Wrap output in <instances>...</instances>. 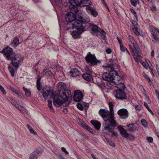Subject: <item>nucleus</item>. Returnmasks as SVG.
Segmentation results:
<instances>
[{
    "label": "nucleus",
    "instance_id": "nucleus-1",
    "mask_svg": "<svg viewBox=\"0 0 159 159\" xmlns=\"http://www.w3.org/2000/svg\"><path fill=\"white\" fill-rule=\"evenodd\" d=\"M69 8L70 11H73L76 16V18L78 19L73 24H72V27L73 28L83 29L87 26L86 24H88L90 21L89 18L83 16L84 12L81 10H79L77 7H74V5H70Z\"/></svg>",
    "mask_w": 159,
    "mask_h": 159
},
{
    "label": "nucleus",
    "instance_id": "nucleus-2",
    "mask_svg": "<svg viewBox=\"0 0 159 159\" xmlns=\"http://www.w3.org/2000/svg\"><path fill=\"white\" fill-rule=\"evenodd\" d=\"M52 98L53 103L56 107H59L62 105L67 106L71 99V93L70 91L61 90L59 91V94H54Z\"/></svg>",
    "mask_w": 159,
    "mask_h": 159
},
{
    "label": "nucleus",
    "instance_id": "nucleus-3",
    "mask_svg": "<svg viewBox=\"0 0 159 159\" xmlns=\"http://www.w3.org/2000/svg\"><path fill=\"white\" fill-rule=\"evenodd\" d=\"M12 48L8 47L5 49V53H4V55L7 60L11 61L13 66L16 69L19 68V64L23 61V58L19 54H15Z\"/></svg>",
    "mask_w": 159,
    "mask_h": 159
},
{
    "label": "nucleus",
    "instance_id": "nucleus-4",
    "mask_svg": "<svg viewBox=\"0 0 159 159\" xmlns=\"http://www.w3.org/2000/svg\"><path fill=\"white\" fill-rule=\"evenodd\" d=\"M99 113L105 122L104 124L105 126L106 122L108 123L109 124H111L115 126L116 125L115 123L116 121L114 119V113L111 112L105 109H101L99 110Z\"/></svg>",
    "mask_w": 159,
    "mask_h": 159
},
{
    "label": "nucleus",
    "instance_id": "nucleus-5",
    "mask_svg": "<svg viewBox=\"0 0 159 159\" xmlns=\"http://www.w3.org/2000/svg\"><path fill=\"white\" fill-rule=\"evenodd\" d=\"M117 75H119L116 71H112L109 73H104L102 75V79L108 82H111L116 78Z\"/></svg>",
    "mask_w": 159,
    "mask_h": 159
},
{
    "label": "nucleus",
    "instance_id": "nucleus-6",
    "mask_svg": "<svg viewBox=\"0 0 159 159\" xmlns=\"http://www.w3.org/2000/svg\"><path fill=\"white\" fill-rule=\"evenodd\" d=\"M150 30L152 35V42L155 43L157 41L159 42V30L152 26H150Z\"/></svg>",
    "mask_w": 159,
    "mask_h": 159
},
{
    "label": "nucleus",
    "instance_id": "nucleus-7",
    "mask_svg": "<svg viewBox=\"0 0 159 159\" xmlns=\"http://www.w3.org/2000/svg\"><path fill=\"white\" fill-rule=\"evenodd\" d=\"M85 58L87 62L89 63L93 66L97 65L98 63H100L101 62L100 61L96 58L95 55H92L90 52L88 53Z\"/></svg>",
    "mask_w": 159,
    "mask_h": 159
},
{
    "label": "nucleus",
    "instance_id": "nucleus-8",
    "mask_svg": "<svg viewBox=\"0 0 159 159\" xmlns=\"http://www.w3.org/2000/svg\"><path fill=\"white\" fill-rule=\"evenodd\" d=\"M43 96L46 99L52 98L54 93L52 92V89L50 87H46L43 89Z\"/></svg>",
    "mask_w": 159,
    "mask_h": 159
},
{
    "label": "nucleus",
    "instance_id": "nucleus-9",
    "mask_svg": "<svg viewBox=\"0 0 159 159\" xmlns=\"http://www.w3.org/2000/svg\"><path fill=\"white\" fill-rule=\"evenodd\" d=\"M88 1L87 0H69V2L70 4V5H74V7L83 6H88V4L86 2Z\"/></svg>",
    "mask_w": 159,
    "mask_h": 159
},
{
    "label": "nucleus",
    "instance_id": "nucleus-10",
    "mask_svg": "<svg viewBox=\"0 0 159 159\" xmlns=\"http://www.w3.org/2000/svg\"><path fill=\"white\" fill-rule=\"evenodd\" d=\"M114 94L115 98L118 99L123 100L127 99V97L125 93L121 90L117 89L115 90Z\"/></svg>",
    "mask_w": 159,
    "mask_h": 159
},
{
    "label": "nucleus",
    "instance_id": "nucleus-11",
    "mask_svg": "<svg viewBox=\"0 0 159 159\" xmlns=\"http://www.w3.org/2000/svg\"><path fill=\"white\" fill-rule=\"evenodd\" d=\"M129 47L130 51L133 55L135 61L137 62H138L141 58V53L140 51L139 48V52L137 53H136L134 49V50L131 45L129 44Z\"/></svg>",
    "mask_w": 159,
    "mask_h": 159
},
{
    "label": "nucleus",
    "instance_id": "nucleus-12",
    "mask_svg": "<svg viewBox=\"0 0 159 159\" xmlns=\"http://www.w3.org/2000/svg\"><path fill=\"white\" fill-rule=\"evenodd\" d=\"M73 11H71L70 12H68L65 15V19L66 22L72 23L76 19V16Z\"/></svg>",
    "mask_w": 159,
    "mask_h": 159
},
{
    "label": "nucleus",
    "instance_id": "nucleus-13",
    "mask_svg": "<svg viewBox=\"0 0 159 159\" xmlns=\"http://www.w3.org/2000/svg\"><path fill=\"white\" fill-rule=\"evenodd\" d=\"M116 126L112 125L111 124H109L108 123H106L105 124V126H104V129L106 130L111 133L112 134V135L116 136L117 133L113 131L114 128L117 125V123L116 121L115 122Z\"/></svg>",
    "mask_w": 159,
    "mask_h": 159
},
{
    "label": "nucleus",
    "instance_id": "nucleus-14",
    "mask_svg": "<svg viewBox=\"0 0 159 159\" xmlns=\"http://www.w3.org/2000/svg\"><path fill=\"white\" fill-rule=\"evenodd\" d=\"M117 114L119 116L120 118L122 119H125L127 118L129 116V113L126 109L122 108L119 110Z\"/></svg>",
    "mask_w": 159,
    "mask_h": 159
},
{
    "label": "nucleus",
    "instance_id": "nucleus-15",
    "mask_svg": "<svg viewBox=\"0 0 159 159\" xmlns=\"http://www.w3.org/2000/svg\"><path fill=\"white\" fill-rule=\"evenodd\" d=\"M83 95L82 93L80 90H75L74 92V99L75 102H80L82 101Z\"/></svg>",
    "mask_w": 159,
    "mask_h": 159
},
{
    "label": "nucleus",
    "instance_id": "nucleus-16",
    "mask_svg": "<svg viewBox=\"0 0 159 159\" xmlns=\"http://www.w3.org/2000/svg\"><path fill=\"white\" fill-rule=\"evenodd\" d=\"M88 28H89L91 30L93 34H97L101 30L100 28L98 27L96 25L94 24H91L90 23H88V24H86Z\"/></svg>",
    "mask_w": 159,
    "mask_h": 159
},
{
    "label": "nucleus",
    "instance_id": "nucleus-17",
    "mask_svg": "<svg viewBox=\"0 0 159 159\" xmlns=\"http://www.w3.org/2000/svg\"><path fill=\"white\" fill-rule=\"evenodd\" d=\"M120 79V76L117 75L116 79H114L111 82H108L107 85L109 89H113L114 87H116V84H117L119 82Z\"/></svg>",
    "mask_w": 159,
    "mask_h": 159
},
{
    "label": "nucleus",
    "instance_id": "nucleus-18",
    "mask_svg": "<svg viewBox=\"0 0 159 159\" xmlns=\"http://www.w3.org/2000/svg\"><path fill=\"white\" fill-rule=\"evenodd\" d=\"M89 4V3L88 4V6H86V10L88 13H90L93 16L96 17L98 14V12L94 9L93 7H91Z\"/></svg>",
    "mask_w": 159,
    "mask_h": 159
},
{
    "label": "nucleus",
    "instance_id": "nucleus-19",
    "mask_svg": "<svg viewBox=\"0 0 159 159\" xmlns=\"http://www.w3.org/2000/svg\"><path fill=\"white\" fill-rule=\"evenodd\" d=\"M129 39L133 45V46L135 50L137 53L139 52V47L137 43L136 42L133 37L130 35L129 36Z\"/></svg>",
    "mask_w": 159,
    "mask_h": 159
},
{
    "label": "nucleus",
    "instance_id": "nucleus-20",
    "mask_svg": "<svg viewBox=\"0 0 159 159\" xmlns=\"http://www.w3.org/2000/svg\"><path fill=\"white\" fill-rule=\"evenodd\" d=\"M84 28L82 30L76 29L78 30H78L77 31H72L71 33V35L73 38L75 39H76L78 38H80V34H81L82 33L83 31H84Z\"/></svg>",
    "mask_w": 159,
    "mask_h": 159
},
{
    "label": "nucleus",
    "instance_id": "nucleus-21",
    "mask_svg": "<svg viewBox=\"0 0 159 159\" xmlns=\"http://www.w3.org/2000/svg\"><path fill=\"white\" fill-rule=\"evenodd\" d=\"M41 154V152L40 151H35L30 154V159H37Z\"/></svg>",
    "mask_w": 159,
    "mask_h": 159
},
{
    "label": "nucleus",
    "instance_id": "nucleus-22",
    "mask_svg": "<svg viewBox=\"0 0 159 159\" xmlns=\"http://www.w3.org/2000/svg\"><path fill=\"white\" fill-rule=\"evenodd\" d=\"M117 128L123 136L125 138H128L129 137V134L127 133L126 130L124 128L120 126H118Z\"/></svg>",
    "mask_w": 159,
    "mask_h": 159
},
{
    "label": "nucleus",
    "instance_id": "nucleus-23",
    "mask_svg": "<svg viewBox=\"0 0 159 159\" xmlns=\"http://www.w3.org/2000/svg\"><path fill=\"white\" fill-rule=\"evenodd\" d=\"M70 75L73 77H76L79 74V71L77 69H71L69 72Z\"/></svg>",
    "mask_w": 159,
    "mask_h": 159
},
{
    "label": "nucleus",
    "instance_id": "nucleus-24",
    "mask_svg": "<svg viewBox=\"0 0 159 159\" xmlns=\"http://www.w3.org/2000/svg\"><path fill=\"white\" fill-rule=\"evenodd\" d=\"M91 74L90 73H84L82 75V77L85 80L90 82L93 80V78Z\"/></svg>",
    "mask_w": 159,
    "mask_h": 159
},
{
    "label": "nucleus",
    "instance_id": "nucleus-25",
    "mask_svg": "<svg viewBox=\"0 0 159 159\" xmlns=\"http://www.w3.org/2000/svg\"><path fill=\"white\" fill-rule=\"evenodd\" d=\"M20 42H19V39L18 38L16 37L14 38V39L10 44V45L12 47H16L20 44Z\"/></svg>",
    "mask_w": 159,
    "mask_h": 159
},
{
    "label": "nucleus",
    "instance_id": "nucleus-26",
    "mask_svg": "<svg viewBox=\"0 0 159 159\" xmlns=\"http://www.w3.org/2000/svg\"><path fill=\"white\" fill-rule=\"evenodd\" d=\"M90 122L98 130L100 129L101 124L100 122L97 120H91Z\"/></svg>",
    "mask_w": 159,
    "mask_h": 159
},
{
    "label": "nucleus",
    "instance_id": "nucleus-27",
    "mask_svg": "<svg viewBox=\"0 0 159 159\" xmlns=\"http://www.w3.org/2000/svg\"><path fill=\"white\" fill-rule=\"evenodd\" d=\"M57 86L59 89H60L59 91H61V90H63V91H70L68 89H65L66 87V85L64 83L62 82H59L57 85Z\"/></svg>",
    "mask_w": 159,
    "mask_h": 159
},
{
    "label": "nucleus",
    "instance_id": "nucleus-28",
    "mask_svg": "<svg viewBox=\"0 0 159 159\" xmlns=\"http://www.w3.org/2000/svg\"><path fill=\"white\" fill-rule=\"evenodd\" d=\"M113 66H112L110 64H108L106 66H103V67L104 69L107 70L110 72L116 71L114 70V68L113 67Z\"/></svg>",
    "mask_w": 159,
    "mask_h": 159
},
{
    "label": "nucleus",
    "instance_id": "nucleus-29",
    "mask_svg": "<svg viewBox=\"0 0 159 159\" xmlns=\"http://www.w3.org/2000/svg\"><path fill=\"white\" fill-rule=\"evenodd\" d=\"M129 128V130L131 131L132 132H134L136 130L137 127L136 125L133 123L129 125H127L126 126Z\"/></svg>",
    "mask_w": 159,
    "mask_h": 159
},
{
    "label": "nucleus",
    "instance_id": "nucleus-30",
    "mask_svg": "<svg viewBox=\"0 0 159 159\" xmlns=\"http://www.w3.org/2000/svg\"><path fill=\"white\" fill-rule=\"evenodd\" d=\"M41 79V77L39 76L37 80L36 86L39 91H41L42 89V85L40 83Z\"/></svg>",
    "mask_w": 159,
    "mask_h": 159
},
{
    "label": "nucleus",
    "instance_id": "nucleus-31",
    "mask_svg": "<svg viewBox=\"0 0 159 159\" xmlns=\"http://www.w3.org/2000/svg\"><path fill=\"white\" fill-rule=\"evenodd\" d=\"M8 68L11 76L12 77H14L15 72L16 71V70H15L13 67L10 66H8Z\"/></svg>",
    "mask_w": 159,
    "mask_h": 159
},
{
    "label": "nucleus",
    "instance_id": "nucleus-32",
    "mask_svg": "<svg viewBox=\"0 0 159 159\" xmlns=\"http://www.w3.org/2000/svg\"><path fill=\"white\" fill-rule=\"evenodd\" d=\"M99 33L101 34V38L103 40H106V37L105 35L106 32L103 30L101 29Z\"/></svg>",
    "mask_w": 159,
    "mask_h": 159
},
{
    "label": "nucleus",
    "instance_id": "nucleus-33",
    "mask_svg": "<svg viewBox=\"0 0 159 159\" xmlns=\"http://www.w3.org/2000/svg\"><path fill=\"white\" fill-rule=\"evenodd\" d=\"M23 89L25 92V95L27 97H30L31 96V93L30 90L23 87Z\"/></svg>",
    "mask_w": 159,
    "mask_h": 159
},
{
    "label": "nucleus",
    "instance_id": "nucleus-34",
    "mask_svg": "<svg viewBox=\"0 0 159 159\" xmlns=\"http://www.w3.org/2000/svg\"><path fill=\"white\" fill-rule=\"evenodd\" d=\"M8 89L11 90L15 94L19 95L20 94V92L18 90H16L14 88L10 86H9L7 87Z\"/></svg>",
    "mask_w": 159,
    "mask_h": 159
},
{
    "label": "nucleus",
    "instance_id": "nucleus-35",
    "mask_svg": "<svg viewBox=\"0 0 159 159\" xmlns=\"http://www.w3.org/2000/svg\"><path fill=\"white\" fill-rule=\"evenodd\" d=\"M27 127L28 129L29 130L31 134H34V135H36L37 134V133L36 132H35L33 128L29 124H27Z\"/></svg>",
    "mask_w": 159,
    "mask_h": 159
},
{
    "label": "nucleus",
    "instance_id": "nucleus-36",
    "mask_svg": "<svg viewBox=\"0 0 159 159\" xmlns=\"http://www.w3.org/2000/svg\"><path fill=\"white\" fill-rule=\"evenodd\" d=\"M43 73L45 75L48 76H50L52 74V72L51 70L49 69H46L44 70Z\"/></svg>",
    "mask_w": 159,
    "mask_h": 159
},
{
    "label": "nucleus",
    "instance_id": "nucleus-37",
    "mask_svg": "<svg viewBox=\"0 0 159 159\" xmlns=\"http://www.w3.org/2000/svg\"><path fill=\"white\" fill-rule=\"evenodd\" d=\"M116 85H117V87L119 88L120 89H119L120 90H122V89H124L125 87L124 84L123 83H119V82Z\"/></svg>",
    "mask_w": 159,
    "mask_h": 159
},
{
    "label": "nucleus",
    "instance_id": "nucleus-38",
    "mask_svg": "<svg viewBox=\"0 0 159 159\" xmlns=\"http://www.w3.org/2000/svg\"><path fill=\"white\" fill-rule=\"evenodd\" d=\"M81 125H83V127H84L86 129L90 131L92 130V129L88 125H87L84 122H82L81 123Z\"/></svg>",
    "mask_w": 159,
    "mask_h": 159
},
{
    "label": "nucleus",
    "instance_id": "nucleus-39",
    "mask_svg": "<svg viewBox=\"0 0 159 159\" xmlns=\"http://www.w3.org/2000/svg\"><path fill=\"white\" fill-rule=\"evenodd\" d=\"M106 139L110 145L113 147H114L115 146V143L113 141L106 138Z\"/></svg>",
    "mask_w": 159,
    "mask_h": 159
},
{
    "label": "nucleus",
    "instance_id": "nucleus-40",
    "mask_svg": "<svg viewBox=\"0 0 159 159\" xmlns=\"http://www.w3.org/2000/svg\"><path fill=\"white\" fill-rule=\"evenodd\" d=\"M131 4L134 7H136L137 4H139V0H130Z\"/></svg>",
    "mask_w": 159,
    "mask_h": 159
},
{
    "label": "nucleus",
    "instance_id": "nucleus-41",
    "mask_svg": "<svg viewBox=\"0 0 159 159\" xmlns=\"http://www.w3.org/2000/svg\"><path fill=\"white\" fill-rule=\"evenodd\" d=\"M108 105L109 107L110 111H111V112L114 113L113 112L114 105L112 102H109Z\"/></svg>",
    "mask_w": 159,
    "mask_h": 159
},
{
    "label": "nucleus",
    "instance_id": "nucleus-42",
    "mask_svg": "<svg viewBox=\"0 0 159 159\" xmlns=\"http://www.w3.org/2000/svg\"><path fill=\"white\" fill-rule=\"evenodd\" d=\"M144 106L148 109V110L150 112L152 115H153L154 113L152 110L148 107V104L146 103H144Z\"/></svg>",
    "mask_w": 159,
    "mask_h": 159
},
{
    "label": "nucleus",
    "instance_id": "nucleus-43",
    "mask_svg": "<svg viewBox=\"0 0 159 159\" xmlns=\"http://www.w3.org/2000/svg\"><path fill=\"white\" fill-rule=\"evenodd\" d=\"M133 30L135 34L137 36H139L140 33L138 31V29L136 27H134V28H133Z\"/></svg>",
    "mask_w": 159,
    "mask_h": 159
},
{
    "label": "nucleus",
    "instance_id": "nucleus-44",
    "mask_svg": "<svg viewBox=\"0 0 159 159\" xmlns=\"http://www.w3.org/2000/svg\"><path fill=\"white\" fill-rule=\"evenodd\" d=\"M110 65L112 66H114L116 64V60L114 59H110Z\"/></svg>",
    "mask_w": 159,
    "mask_h": 159
},
{
    "label": "nucleus",
    "instance_id": "nucleus-45",
    "mask_svg": "<svg viewBox=\"0 0 159 159\" xmlns=\"http://www.w3.org/2000/svg\"><path fill=\"white\" fill-rule=\"evenodd\" d=\"M77 107L80 110H83L84 109V107L83 105L79 103H78L77 104Z\"/></svg>",
    "mask_w": 159,
    "mask_h": 159
},
{
    "label": "nucleus",
    "instance_id": "nucleus-46",
    "mask_svg": "<svg viewBox=\"0 0 159 159\" xmlns=\"http://www.w3.org/2000/svg\"><path fill=\"white\" fill-rule=\"evenodd\" d=\"M10 102L16 107L18 108V105L16 103V101L15 100L13 99V100Z\"/></svg>",
    "mask_w": 159,
    "mask_h": 159
},
{
    "label": "nucleus",
    "instance_id": "nucleus-47",
    "mask_svg": "<svg viewBox=\"0 0 159 159\" xmlns=\"http://www.w3.org/2000/svg\"><path fill=\"white\" fill-rule=\"evenodd\" d=\"M134 107L136 110L138 111H140L142 108V106L140 105H135L134 106Z\"/></svg>",
    "mask_w": 159,
    "mask_h": 159
},
{
    "label": "nucleus",
    "instance_id": "nucleus-48",
    "mask_svg": "<svg viewBox=\"0 0 159 159\" xmlns=\"http://www.w3.org/2000/svg\"><path fill=\"white\" fill-rule=\"evenodd\" d=\"M141 123L144 126L146 127L147 126V123L146 121L144 119H142L141 120Z\"/></svg>",
    "mask_w": 159,
    "mask_h": 159
},
{
    "label": "nucleus",
    "instance_id": "nucleus-49",
    "mask_svg": "<svg viewBox=\"0 0 159 159\" xmlns=\"http://www.w3.org/2000/svg\"><path fill=\"white\" fill-rule=\"evenodd\" d=\"M0 90L4 94H6V92L5 90L1 84H0Z\"/></svg>",
    "mask_w": 159,
    "mask_h": 159
},
{
    "label": "nucleus",
    "instance_id": "nucleus-50",
    "mask_svg": "<svg viewBox=\"0 0 159 159\" xmlns=\"http://www.w3.org/2000/svg\"><path fill=\"white\" fill-rule=\"evenodd\" d=\"M143 76L146 79V80H147V81L148 82H151V80L150 78L149 77H148L147 75L145 74H144L143 75Z\"/></svg>",
    "mask_w": 159,
    "mask_h": 159
},
{
    "label": "nucleus",
    "instance_id": "nucleus-51",
    "mask_svg": "<svg viewBox=\"0 0 159 159\" xmlns=\"http://www.w3.org/2000/svg\"><path fill=\"white\" fill-rule=\"evenodd\" d=\"M147 140L148 142L152 143L153 141V138L151 137H147Z\"/></svg>",
    "mask_w": 159,
    "mask_h": 159
},
{
    "label": "nucleus",
    "instance_id": "nucleus-52",
    "mask_svg": "<svg viewBox=\"0 0 159 159\" xmlns=\"http://www.w3.org/2000/svg\"><path fill=\"white\" fill-rule=\"evenodd\" d=\"M130 10L131 11V13L132 14H134V16L135 17H137V14L136 13V12L132 8H130Z\"/></svg>",
    "mask_w": 159,
    "mask_h": 159
},
{
    "label": "nucleus",
    "instance_id": "nucleus-53",
    "mask_svg": "<svg viewBox=\"0 0 159 159\" xmlns=\"http://www.w3.org/2000/svg\"><path fill=\"white\" fill-rule=\"evenodd\" d=\"M62 151L64 152L66 154L68 155L69 154V152L66 150V148L64 147H62L61 148Z\"/></svg>",
    "mask_w": 159,
    "mask_h": 159
},
{
    "label": "nucleus",
    "instance_id": "nucleus-54",
    "mask_svg": "<svg viewBox=\"0 0 159 159\" xmlns=\"http://www.w3.org/2000/svg\"><path fill=\"white\" fill-rule=\"evenodd\" d=\"M106 52L107 53L109 54L111 53L112 50L110 48H108L106 50Z\"/></svg>",
    "mask_w": 159,
    "mask_h": 159
},
{
    "label": "nucleus",
    "instance_id": "nucleus-55",
    "mask_svg": "<svg viewBox=\"0 0 159 159\" xmlns=\"http://www.w3.org/2000/svg\"><path fill=\"white\" fill-rule=\"evenodd\" d=\"M85 70L87 72H88L89 73L92 74L91 71L89 69V68L88 66H86L85 68Z\"/></svg>",
    "mask_w": 159,
    "mask_h": 159
},
{
    "label": "nucleus",
    "instance_id": "nucleus-56",
    "mask_svg": "<svg viewBox=\"0 0 159 159\" xmlns=\"http://www.w3.org/2000/svg\"><path fill=\"white\" fill-rule=\"evenodd\" d=\"M120 48L121 51L122 52H125V48L123 47V44L122 45H120Z\"/></svg>",
    "mask_w": 159,
    "mask_h": 159
},
{
    "label": "nucleus",
    "instance_id": "nucleus-57",
    "mask_svg": "<svg viewBox=\"0 0 159 159\" xmlns=\"http://www.w3.org/2000/svg\"><path fill=\"white\" fill-rule=\"evenodd\" d=\"M48 107H49L52 106V101L51 100H48Z\"/></svg>",
    "mask_w": 159,
    "mask_h": 159
},
{
    "label": "nucleus",
    "instance_id": "nucleus-58",
    "mask_svg": "<svg viewBox=\"0 0 159 159\" xmlns=\"http://www.w3.org/2000/svg\"><path fill=\"white\" fill-rule=\"evenodd\" d=\"M58 157L60 159H67L61 154H59L58 155Z\"/></svg>",
    "mask_w": 159,
    "mask_h": 159
},
{
    "label": "nucleus",
    "instance_id": "nucleus-59",
    "mask_svg": "<svg viewBox=\"0 0 159 159\" xmlns=\"http://www.w3.org/2000/svg\"><path fill=\"white\" fill-rule=\"evenodd\" d=\"M117 39L120 44V45H122V40H121L120 39H119V38L118 37H117Z\"/></svg>",
    "mask_w": 159,
    "mask_h": 159
},
{
    "label": "nucleus",
    "instance_id": "nucleus-60",
    "mask_svg": "<svg viewBox=\"0 0 159 159\" xmlns=\"http://www.w3.org/2000/svg\"><path fill=\"white\" fill-rule=\"evenodd\" d=\"M132 23L134 27L137 26V25H138L137 22L135 21L134 20H133V21H132Z\"/></svg>",
    "mask_w": 159,
    "mask_h": 159
},
{
    "label": "nucleus",
    "instance_id": "nucleus-61",
    "mask_svg": "<svg viewBox=\"0 0 159 159\" xmlns=\"http://www.w3.org/2000/svg\"><path fill=\"white\" fill-rule=\"evenodd\" d=\"M125 51L128 55V57H129L130 55V54L129 51H128V50L126 48H125Z\"/></svg>",
    "mask_w": 159,
    "mask_h": 159
},
{
    "label": "nucleus",
    "instance_id": "nucleus-62",
    "mask_svg": "<svg viewBox=\"0 0 159 159\" xmlns=\"http://www.w3.org/2000/svg\"><path fill=\"white\" fill-rule=\"evenodd\" d=\"M155 52L154 50H152L151 52V56L152 57H153L154 56Z\"/></svg>",
    "mask_w": 159,
    "mask_h": 159
},
{
    "label": "nucleus",
    "instance_id": "nucleus-63",
    "mask_svg": "<svg viewBox=\"0 0 159 159\" xmlns=\"http://www.w3.org/2000/svg\"><path fill=\"white\" fill-rule=\"evenodd\" d=\"M155 93H156V96L159 95V90H156Z\"/></svg>",
    "mask_w": 159,
    "mask_h": 159
},
{
    "label": "nucleus",
    "instance_id": "nucleus-64",
    "mask_svg": "<svg viewBox=\"0 0 159 159\" xmlns=\"http://www.w3.org/2000/svg\"><path fill=\"white\" fill-rule=\"evenodd\" d=\"M155 93H156V96L159 95V90H156Z\"/></svg>",
    "mask_w": 159,
    "mask_h": 159
}]
</instances>
